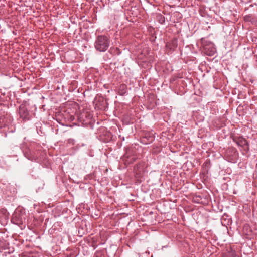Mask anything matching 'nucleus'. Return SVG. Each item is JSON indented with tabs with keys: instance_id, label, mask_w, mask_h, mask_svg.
<instances>
[{
	"instance_id": "1",
	"label": "nucleus",
	"mask_w": 257,
	"mask_h": 257,
	"mask_svg": "<svg viewBox=\"0 0 257 257\" xmlns=\"http://www.w3.org/2000/svg\"><path fill=\"white\" fill-rule=\"evenodd\" d=\"M109 38L104 35H98L95 40L94 45L95 49L100 52H105L110 46Z\"/></svg>"
},
{
	"instance_id": "2",
	"label": "nucleus",
	"mask_w": 257,
	"mask_h": 257,
	"mask_svg": "<svg viewBox=\"0 0 257 257\" xmlns=\"http://www.w3.org/2000/svg\"><path fill=\"white\" fill-rule=\"evenodd\" d=\"M137 149L135 147H128L125 149V153L122 157V161L125 165L133 163L138 158Z\"/></svg>"
},
{
	"instance_id": "3",
	"label": "nucleus",
	"mask_w": 257,
	"mask_h": 257,
	"mask_svg": "<svg viewBox=\"0 0 257 257\" xmlns=\"http://www.w3.org/2000/svg\"><path fill=\"white\" fill-rule=\"evenodd\" d=\"M147 168L145 162H140L134 167V176L138 183H141L144 179V176Z\"/></svg>"
},
{
	"instance_id": "4",
	"label": "nucleus",
	"mask_w": 257,
	"mask_h": 257,
	"mask_svg": "<svg viewBox=\"0 0 257 257\" xmlns=\"http://www.w3.org/2000/svg\"><path fill=\"white\" fill-rule=\"evenodd\" d=\"M239 154L236 149L231 147L227 148L224 154V158L228 162L236 163L238 159Z\"/></svg>"
},
{
	"instance_id": "5",
	"label": "nucleus",
	"mask_w": 257,
	"mask_h": 257,
	"mask_svg": "<svg viewBox=\"0 0 257 257\" xmlns=\"http://www.w3.org/2000/svg\"><path fill=\"white\" fill-rule=\"evenodd\" d=\"M204 53L210 56L214 55L216 52L214 45L210 41L205 40L204 38L201 39Z\"/></svg>"
},
{
	"instance_id": "6",
	"label": "nucleus",
	"mask_w": 257,
	"mask_h": 257,
	"mask_svg": "<svg viewBox=\"0 0 257 257\" xmlns=\"http://www.w3.org/2000/svg\"><path fill=\"white\" fill-rule=\"evenodd\" d=\"M233 141L238 146L243 147L244 150L247 152L249 150V144L247 140L242 137L234 136L232 138Z\"/></svg>"
},
{
	"instance_id": "7",
	"label": "nucleus",
	"mask_w": 257,
	"mask_h": 257,
	"mask_svg": "<svg viewBox=\"0 0 257 257\" xmlns=\"http://www.w3.org/2000/svg\"><path fill=\"white\" fill-rule=\"evenodd\" d=\"M24 219V215L20 212L16 211L12 215L11 221L15 224L20 225L23 224Z\"/></svg>"
},
{
	"instance_id": "8",
	"label": "nucleus",
	"mask_w": 257,
	"mask_h": 257,
	"mask_svg": "<svg viewBox=\"0 0 257 257\" xmlns=\"http://www.w3.org/2000/svg\"><path fill=\"white\" fill-rule=\"evenodd\" d=\"M19 115L23 120H28L30 119L29 112L26 107L24 105H21L19 107Z\"/></svg>"
},
{
	"instance_id": "9",
	"label": "nucleus",
	"mask_w": 257,
	"mask_h": 257,
	"mask_svg": "<svg viewBox=\"0 0 257 257\" xmlns=\"http://www.w3.org/2000/svg\"><path fill=\"white\" fill-rule=\"evenodd\" d=\"M177 40L176 39H174L168 42L166 45V48L169 49L170 51L174 50V49L177 48L178 46Z\"/></svg>"
},
{
	"instance_id": "10",
	"label": "nucleus",
	"mask_w": 257,
	"mask_h": 257,
	"mask_svg": "<svg viewBox=\"0 0 257 257\" xmlns=\"http://www.w3.org/2000/svg\"><path fill=\"white\" fill-rule=\"evenodd\" d=\"M127 92V86L125 84H121L118 89V94L120 95H124Z\"/></svg>"
},
{
	"instance_id": "11",
	"label": "nucleus",
	"mask_w": 257,
	"mask_h": 257,
	"mask_svg": "<svg viewBox=\"0 0 257 257\" xmlns=\"http://www.w3.org/2000/svg\"><path fill=\"white\" fill-rule=\"evenodd\" d=\"M7 121L3 116L0 117V127H4L6 125Z\"/></svg>"
},
{
	"instance_id": "12",
	"label": "nucleus",
	"mask_w": 257,
	"mask_h": 257,
	"mask_svg": "<svg viewBox=\"0 0 257 257\" xmlns=\"http://www.w3.org/2000/svg\"><path fill=\"white\" fill-rule=\"evenodd\" d=\"M27 157L28 159L29 160H31L32 161H37V160L38 159V157L37 156H34V155H30V156H27Z\"/></svg>"
},
{
	"instance_id": "13",
	"label": "nucleus",
	"mask_w": 257,
	"mask_h": 257,
	"mask_svg": "<svg viewBox=\"0 0 257 257\" xmlns=\"http://www.w3.org/2000/svg\"><path fill=\"white\" fill-rule=\"evenodd\" d=\"M68 141L69 143H72L73 144H74V140L73 139H69Z\"/></svg>"
},
{
	"instance_id": "14",
	"label": "nucleus",
	"mask_w": 257,
	"mask_h": 257,
	"mask_svg": "<svg viewBox=\"0 0 257 257\" xmlns=\"http://www.w3.org/2000/svg\"><path fill=\"white\" fill-rule=\"evenodd\" d=\"M149 138L150 139V141H152V140H153V137H150Z\"/></svg>"
}]
</instances>
